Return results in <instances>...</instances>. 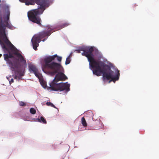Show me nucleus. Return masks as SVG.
Listing matches in <instances>:
<instances>
[{
    "instance_id": "obj_1",
    "label": "nucleus",
    "mask_w": 159,
    "mask_h": 159,
    "mask_svg": "<svg viewBox=\"0 0 159 159\" xmlns=\"http://www.w3.org/2000/svg\"><path fill=\"white\" fill-rule=\"evenodd\" d=\"M59 62H61L62 57L57 54L52 56H46L43 58L42 61V67L49 70L52 75L57 74L54 79L50 84L48 89L50 91H54L62 92V94H66L70 90V84L66 83H57L58 81H64L67 78L64 74V70L60 64L55 62V58Z\"/></svg>"
},
{
    "instance_id": "obj_2",
    "label": "nucleus",
    "mask_w": 159,
    "mask_h": 159,
    "mask_svg": "<svg viewBox=\"0 0 159 159\" xmlns=\"http://www.w3.org/2000/svg\"><path fill=\"white\" fill-rule=\"evenodd\" d=\"M94 50V48L93 47L82 46L75 51L77 53H80V51H83L82 55L87 58L89 62V68L92 70L93 74L97 76H101L102 74V78L104 83L106 80H108L110 79L111 80L109 81V83L111 81L115 83L119 79V71L117 69L114 72L109 69L108 71L107 72L105 68L107 66V65L102 61H100L99 57L96 59L93 54Z\"/></svg>"
},
{
    "instance_id": "obj_3",
    "label": "nucleus",
    "mask_w": 159,
    "mask_h": 159,
    "mask_svg": "<svg viewBox=\"0 0 159 159\" xmlns=\"http://www.w3.org/2000/svg\"><path fill=\"white\" fill-rule=\"evenodd\" d=\"M69 23H66L61 25H58L57 26H51L48 25L46 26L45 31H43L40 32L38 34H35L32 38L31 42L32 43L33 49L35 50L37 49V48L39 46V43L41 41V39L43 38L46 37L42 40L44 42L48 38V36L54 31L60 30L63 28L69 25Z\"/></svg>"
},
{
    "instance_id": "obj_4",
    "label": "nucleus",
    "mask_w": 159,
    "mask_h": 159,
    "mask_svg": "<svg viewBox=\"0 0 159 159\" xmlns=\"http://www.w3.org/2000/svg\"><path fill=\"white\" fill-rule=\"evenodd\" d=\"M29 68L30 73H33L38 78H39L41 75L35 66L30 65L29 66Z\"/></svg>"
},
{
    "instance_id": "obj_5",
    "label": "nucleus",
    "mask_w": 159,
    "mask_h": 159,
    "mask_svg": "<svg viewBox=\"0 0 159 159\" xmlns=\"http://www.w3.org/2000/svg\"><path fill=\"white\" fill-rule=\"evenodd\" d=\"M33 120L35 121L39 122L44 124H46L47 122L45 118L43 116H41L40 118H38L36 119H33Z\"/></svg>"
},
{
    "instance_id": "obj_6",
    "label": "nucleus",
    "mask_w": 159,
    "mask_h": 159,
    "mask_svg": "<svg viewBox=\"0 0 159 159\" xmlns=\"http://www.w3.org/2000/svg\"><path fill=\"white\" fill-rule=\"evenodd\" d=\"M41 76H41L39 77V78L38 79L39 80V82H40L41 85L43 87L45 88L46 87V82L43 79L40 78Z\"/></svg>"
},
{
    "instance_id": "obj_7",
    "label": "nucleus",
    "mask_w": 159,
    "mask_h": 159,
    "mask_svg": "<svg viewBox=\"0 0 159 159\" xmlns=\"http://www.w3.org/2000/svg\"><path fill=\"white\" fill-rule=\"evenodd\" d=\"M81 121L82 124L83 126L85 127L87 125L86 122L84 117H83L81 118Z\"/></svg>"
},
{
    "instance_id": "obj_8",
    "label": "nucleus",
    "mask_w": 159,
    "mask_h": 159,
    "mask_svg": "<svg viewBox=\"0 0 159 159\" xmlns=\"http://www.w3.org/2000/svg\"><path fill=\"white\" fill-rule=\"evenodd\" d=\"M70 55H69L66 58V60L65 62V64L66 65L68 64L70 62Z\"/></svg>"
},
{
    "instance_id": "obj_9",
    "label": "nucleus",
    "mask_w": 159,
    "mask_h": 159,
    "mask_svg": "<svg viewBox=\"0 0 159 159\" xmlns=\"http://www.w3.org/2000/svg\"><path fill=\"white\" fill-rule=\"evenodd\" d=\"M6 77L8 80L9 81L10 84L13 82L14 80L13 78H11V79H10V78L11 77V76L10 75L9 77Z\"/></svg>"
},
{
    "instance_id": "obj_10",
    "label": "nucleus",
    "mask_w": 159,
    "mask_h": 159,
    "mask_svg": "<svg viewBox=\"0 0 159 159\" xmlns=\"http://www.w3.org/2000/svg\"><path fill=\"white\" fill-rule=\"evenodd\" d=\"M30 113L32 114H34L36 113V110L34 108H31L30 110Z\"/></svg>"
},
{
    "instance_id": "obj_11",
    "label": "nucleus",
    "mask_w": 159,
    "mask_h": 159,
    "mask_svg": "<svg viewBox=\"0 0 159 159\" xmlns=\"http://www.w3.org/2000/svg\"><path fill=\"white\" fill-rule=\"evenodd\" d=\"M87 113L89 114V115L90 116H89L90 118H91L93 120V114L92 113V112L91 111H89ZM86 117H89L88 116H86Z\"/></svg>"
},
{
    "instance_id": "obj_12",
    "label": "nucleus",
    "mask_w": 159,
    "mask_h": 159,
    "mask_svg": "<svg viewBox=\"0 0 159 159\" xmlns=\"http://www.w3.org/2000/svg\"><path fill=\"white\" fill-rule=\"evenodd\" d=\"M46 104L48 106H51L52 107V106H53V104L52 103L50 102H47Z\"/></svg>"
},
{
    "instance_id": "obj_13",
    "label": "nucleus",
    "mask_w": 159,
    "mask_h": 159,
    "mask_svg": "<svg viewBox=\"0 0 159 159\" xmlns=\"http://www.w3.org/2000/svg\"><path fill=\"white\" fill-rule=\"evenodd\" d=\"M20 2H25V4L26 5V2H29L30 0H19Z\"/></svg>"
},
{
    "instance_id": "obj_14",
    "label": "nucleus",
    "mask_w": 159,
    "mask_h": 159,
    "mask_svg": "<svg viewBox=\"0 0 159 159\" xmlns=\"http://www.w3.org/2000/svg\"><path fill=\"white\" fill-rule=\"evenodd\" d=\"M19 104L20 106H23L25 105V103L23 102H20Z\"/></svg>"
},
{
    "instance_id": "obj_15",
    "label": "nucleus",
    "mask_w": 159,
    "mask_h": 159,
    "mask_svg": "<svg viewBox=\"0 0 159 159\" xmlns=\"http://www.w3.org/2000/svg\"><path fill=\"white\" fill-rule=\"evenodd\" d=\"M52 107H53L54 108H57V107H56L53 105V106H52Z\"/></svg>"
},
{
    "instance_id": "obj_16",
    "label": "nucleus",
    "mask_w": 159,
    "mask_h": 159,
    "mask_svg": "<svg viewBox=\"0 0 159 159\" xmlns=\"http://www.w3.org/2000/svg\"><path fill=\"white\" fill-rule=\"evenodd\" d=\"M95 51H96V52H98V51L96 49H95Z\"/></svg>"
},
{
    "instance_id": "obj_17",
    "label": "nucleus",
    "mask_w": 159,
    "mask_h": 159,
    "mask_svg": "<svg viewBox=\"0 0 159 159\" xmlns=\"http://www.w3.org/2000/svg\"><path fill=\"white\" fill-rule=\"evenodd\" d=\"M2 56V54H0V57H1Z\"/></svg>"
},
{
    "instance_id": "obj_18",
    "label": "nucleus",
    "mask_w": 159,
    "mask_h": 159,
    "mask_svg": "<svg viewBox=\"0 0 159 159\" xmlns=\"http://www.w3.org/2000/svg\"><path fill=\"white\" fill-rule=\"evenodd\" d=\"M25 121H29V120H25Z\"/></svg>"
},
{
    "instance_id": "obj_19",
    "label": "nucleus",
    "mask_w": 159,
    "mask_h": 159,
    "mask_svg": "<svg viewBox=\"0 0 159 159\" xmlns=\"http://www.w3.org/2000/svg\"><path fill=\"white\" fill-rule=\"evenodd\" d=\"M1 0H0V3L1 2Z\"/></svg>"
}]
</instances>
